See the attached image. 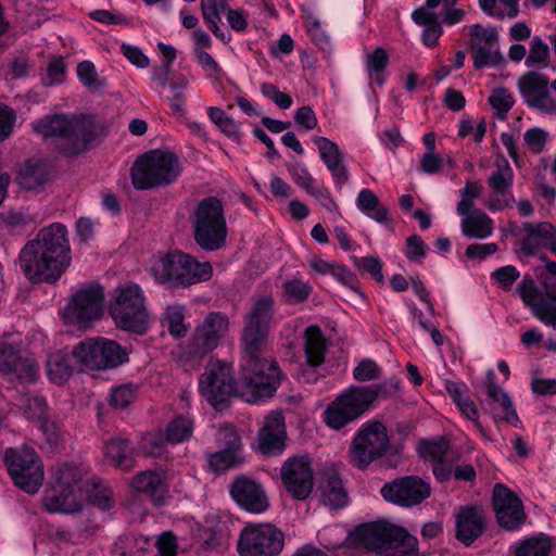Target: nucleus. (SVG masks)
Wrapping results in <instances>:
<instances>
[{
    "instance_id": "obj_35",
    "label": "nucleus",
    "mask_w": 556,
    "mask_h": 556,
    "mask_svg": "<svg viewBox=\"0 0 556 556\" xmlns=\"http://www.w3.org/2000/svg\"><path fill=\"white\" fill-rule=\"evenodd\" d=\"M52 489L56 491H76L81 473L78 468L67 464L56 465L51 469Z\"/></svg>"
},
{
    "instance_id": "obj_49",
    "label": "nucleus",
    "mask_w": 556,
    "mask_h": 556,
    "mask_svg": "<svg viewBox=\"0 0 556 556\" xmlns=\"http://www.w3.org/2000/svg\"><path fill=\"white\" fill-rule=\"evenodd\" d=\"M549 58L548 46L538 36H534L531 40V47L529 54L526 59L528 67L531 66H546Z\"/></svg>"
},
{
    "instance_id": "obj_31",
    "label": "nucleus",
    "mask_w": 556,
    "mask_h": 556,
    "mask_svg": "<svg viewBox=\"0 0 556 556\" xmlns=\"http://www.w3.org/2000/svg\"><path fill=\"white\" fill-rule=\"evenodd\" d=\"M320 502L330 508H341L348 503V493L337 472L325 471L319 484Z\"/></svg>"
},
{
    "instance_id": "obj_14",
    "label": "nucleus",
    "mask_w": 556,
    "mask_h": 556,
    "mask_svg": "<svg viewBox=\"0 0 556 556\" xmlns=\"http://www.w3.org/2000/svg\"><path fill=\"white\" fill-rule=\"evenodd\" d=\"M104 292L99 285H89L80 288L64 308V318L67 323L79 328H89L103 314Z\"/></svg>"
},
{
    "instance_id": "obj_38",
    "label": "nucleus",
    "mask_w": 556,
    "mask_h": 556,
    "mask_svg": "<svg viewBox=\"0 0 556 556\" xmlns=\"http://www.w3.org/2000/svg\"><path fill=\"white\" fill-rule=\"evenodd\" d=\"M389 63V55L387 51L378 47L371 53H366L365 55V66L366 72L370 81L377 84L378 86H382L386 81L384 71Z\"/></svg>"
},
{
    "instance_id": "obj_25",
    "label": "nucleus",
    "mask_w": 556,
    "mask_h": 556,
    "mask_svg": "<svg viewBox=\"0 0 556 556\" xmlns=\"http://www.w3.org/2000/svg\"><path fill=\"white\" fill-rule=\"evenodd\" d=\"M230 494L236 503L247 511L260 514L268 506V498L263 486L244 476L238 477L230 485Z\"/></svg>"
},
{
    "instance_id": "obj_28",
    "label": "nucleus",
    "mask_w": 556,
    "mask_h": 556,
    "mask_svg": "<svg viewBox=\"0 0 556 556\" xmlns=\"http://www.w3.org/2000/svg\"><path fill=\"white\" fill-rule=\"evenodd\" d=\"M286 427L283 416L273 412L265 417L258 431V450L265 455H277L285 450Z\"/></svg>"
},
{
    "instance_id": "obj_17",
    "label": "nucleus",
    "mask_w": 556,
    "mask_h": 556,
    "mask_svg": "<svg viewBox=\"0 0 556 556\" xmlns=\"http://www.w3.org/2000/svg\"><path fill=\"white\" fill-rule=\"evenodd\" d=\"M470 37L469 46L472 49L473 67L477 70L486 66H496L502 60L496 27H483L481 24L465 26Z\"/></svg>"
},
{
    "instance_id": "obj_30",
    "label": "nucleus",
    "mask_w": 556,
    "mask_h": 556,
    "mask_svg": "<svg viewBox=\"0 0 556 556\" xmlns=\"http://www.w3.org/2000/svg\"><path fill=\"white\" fill-rule=\"evenodd\" d=\"M459 216H462V233L468 239L484 240L489 238L494 231L493 219L481 210L460 214Z\"/></svg>"
},
{
    "instance_id": "obj_10",
    "label": "nucleus",
    "mask_w": 556,
    "mask_h": 556,
    "mask_svg": "<svg viewBox=\"0 0 556 556\" xmlns=\"http://www.w3.org/2000/svg\"><path fill=\"white\" fill-rule=\"evenodd\" d=\"M3 459L14 484L28 494L37 493L43 481V467L37 453L27 446L9 447Z\"/></svg>"
},
{
    "instance_id": "obj_52",
    "label": "nucleus",
    "mask_w": 556,
    "mask_h": 556,
    "mask_svg": "<svg viewBox=\"0 0 556 556\" xmlns=\"http://www.w3.org/2000/svg\"><path fill=\"white\" fill-rule=\"evenodd\" d=\"M225 9V4H218L216 0H202L201 10L204 21L210 26L212 33L219 30V24L222 23L219 10Z\"/></svg>"
},
{
    "instance_id": "obj_37",
    "label": "nucleus",
    "mask_w": 556,
    "mask_h": 556,
    "mask_svg": "<svg viewBox=\"0 0 556 556\" xmlns=\"http://www.w3.org/2000/svg\"><path fill=\"white\" fill-rule=\"evenodd\" d=\"M73 367L66 354L56 351L48 355L47 374L52 382L62 384L71 377Z\"/></svg>"
},
{
    "instance_id": "obj_20",
    "label": "nucleus",
    "mask_w": 556,
    "mask_h": 556,
    "mask_svg": "<svg viewBox=\"0 0 556 556\" xmlns=\"http://www.w3.org/2000/svg\"><path fill=\"white\" fill-rule=\"evenodd\" d=\"M513 182L514 172L509 162L504 155H497L495 159V170L488 178V186L495 195L485 203V206L491 212L503 211L516 202L511 193Z\"/></svg>"
},
{
    "instance_id": "obj_23",
    "label": "nucleus",
    "mask_w": 556,
    "mask_h": 556,
    "mask_svg": "<svg viewBox=\"0 0 556 556\" xmlns=\"http://www.w3.org/2000/svg\"><path fill=\"white\" fill-rule=\"evenodd\" d=\"M493 507L497 522L506 530L518 529L526 519L521 500L501 483H497L493 490Z\"/></svg>"
},
{
    "instance_id": "obj_41",
    "label": "nucleus",
    "mask_w": 556,
    "mask_h": 556,
    "mask_svg": "<svg viewBox=\"0 0 556 556\" xmlns=\"http://www.w3.org/2000/svg\"><path fill=\"white\" fill-rule=\"evenodd\" d=\"M185 261L188 287L201 281L208 280L213 275V267L208 262H199L193 256L186 254L182 257Z\"/></svg>"
},
{
    "instance_id": "obj_33",
    "label": "nucleus",
    "mask_w": 556,
    "mask_h": 556,
    "mask_svg": "<svg viewBox=\"0 0 556 556\" xmlns=\"http://www.w3.org/2000/svg\"><path fill=\"white\" fill-rule=\"evenodd\" d=\"M43 506L49 513L72 514L81 509L80 500L74 491L51 489L43 497Z\"/></svg>"
},
{
    "instance_id": "obj_44",
    "label": "nucleus",
    "mask_w": 556,
    "mask_h": 556,
    "mask_svg": "<svg viewBox=\"0 0 556 556\" xmlns=\"http://www.w3.org/2000/svg\"><path fill=\"white\" fill-rule=\"evenodd\" d=\"M483 186L479 181L466 182L459 190L460 200L457 202L456 212L458 215L476 211L475 200L483 193Z\"/></svg>"
},
{
    "instance_id": "obj_15",
    "label": "nucleus",
    "mask_w": 556,
    "mask_h": 556,
    "mask_svg": "<svg viewBox=\"0 0 556 556\" xmlns=\"http://www.w3.org/2000/svg\"><path fill=\"white\" fill-rule=\"evenodd\" d=\"M543 288L544 293H541L533 280H523L517 286V292L533 317L556 331V280L545 279Z\"/></svg>"
},
{
    "instance_id": "obj_2",
    "label": "nucleus",
    "mask_w": 556,
    "mask_h": 556,
    "mask_svg": "<svg viewBox=\"0 0 556 556\" xmlns=\"http://www.w3.org/2000/svg\"><path fill=\"white\" fill-rule=\"evenodd\" d=\"M66 227L53 223L26 242L20 251L17 266L31 283L56 282L71 264Z\"/></svg>"
},
{
    "instance_id": "obj_64",
    "label": "nucleus",
    "mask_w": 556,
    "mask_h": 556,
    "mask_svg": "<svg viewBox=\"0 0 556 556\" xmlns=\"http://www.w3.org/2000/svg\"><path fill=\"white\" fill-rule=\"evenodd\" d=\"M218 440L223 444L224 450H231V452L240 454L241 442L236 429L232 426H224L218 431Z\"/></svg>"
},
{
    "instance_id": "obj_29",
    "label": "nucleus",
    "mask_w": 556,
    "mask_h": 556,
    "mask_svg": "<svg viewBox=\"0 0 556 556\" xmlns=\"http://www.w3.org/2000/svg\"><path fill=\"white\" fill-rule=\"evenodd\" d=\"M134 489L148 495L154 505H162L168 494V488L162 473L146 470L137 473L131 482Z\"/></svg>"
},
{
    "instance_id": "obj_50",
    "label": "nucleus",
    "mask_w": 556,
    "mask_h": 556,
    "mask_svg": "<svg viewBox=\"0 0 556 556\" xmlns=\"http://www.w3.org/2000/svg\"><path fill=\"white\" fill-rule=\"evenodd\" d=\"M210 119L228 137L237 136L239 127L222 109L211 106L207 109Z\"/></svg>"
},
{
    "instance_id": "obj_62",
    "label": "nucleus",
    "mask_w": 556,
    "mask_h": 556,
    "mask_svg": "<svg viewBox=\"0 0 556 556\" xmlns=\"http://www.w3.org/2000/svg\"><path fill=\"white\" fill-rule=\"evenodd\" d=\"M289 172L295 185L306 192L316 185L315 178L304 164H295L289 168Z\"/></svg>"
},
{
    "instance_id": "obj_7",
    "label": "nucleus",
    "mask_w": 556,
    "mask_h": 556,
    "mask_svg": "<svg viewBox=\"0 0 556 556\" xmlns=\"http://www.w3.org/2000/svg\"><path fill=\"white\" fill-rule=\"evenodd\" d=\"M130 175L137 190H149L173 184L180 175V165L174 153L153 150L136 160Z\"/></svg>"
},
{
    "instance_id": "obj_45",
    "label": "nucleus",
    "mask_w": 556,
    "mask_h": 556,
    "mask_svg": "<svg viewBox=\"0 0 556 556\" xmlns=\"http://www.w3.org/2000/svg\"><path fill=\"white\" fill-rule=\"evenodd\" d=\"M138 391V386L128 382L121 386H117L112 389L110 394V403L113 407L117 409H124L129 404L132 403V401L136 397Z\"/></svg>"
},
{
    "instance_id": "obj_54",
    "label": "nucleus",
    "mask_w": 556,
    "mask_h": 556,
    "mask_svg": "<svg viewBox=\"0 0 556 556\" xmlns=\"http://www.w3.org/2000/svg\"><path fill=\"white\" fill-rule=\"evenodd\" d=\"M325 166L331 174L336 189L341 190L350 178L349 169L344 162V156L325 163Z\"/></svg>"
},
{
    "instance_id": "obj_22",
    "label": "nucleus",
    "mask_w": 556,
    "mask_h": 556,
    "mask_svg": "<svg viewBox=\"0 0 556 556\" xmlns=\"http://www.w3.org/2000/svg\"><path fill=\"white\" fill-rule=\"evenodd\" d=\"M382 497L401 506H413L430 495V485L418 477L409 476L386 483L381 488Z\"/></svg>"
},
{
    "instance_id": "obj_1",
    "label": "nucleus",
    "mask_w": 556,
    "mask_h": 556,
    "mask_svg": "<svg viewBox=\"0 0 556 556\" xmlns=\"http://www.w3.org/2000/svg\"><path fill=\"white\" fill-rule=\"evenodd\" d=\"M276 314L271 295H260L251 300L243 317L241 342L243 345L242 396L248 403H257L270 397L280 384V370L274 359L262 358L260 353L266 345L270 325Z\"/></svg>"
},
{
    "instance_id": "obj_63",
    "label": "nucleus",
    "mask_w": 556,
    "mask_h": 556,
    "mask_svg": "<svg viewBox=\"0 0 556 556\" xmlns=\"http://www.w3.org/2000/svg\"><path fill=\"white\" fill-rule=\"evenodd\" d=\"M0 217L9 227H24L35 223V218L26 210L7 211L1 213Z\"/></svg>"
},
{
    "instance_id": "obj_34",
    "label": "nucleus",
    "mask_w": 556,
    "mask_h": 556,
    "mask_svg": "<svg viewBox=\"0 0 556 556\" xmlns=\"http://www.w3.org/2000/svg\"><path fill=\"white\" fill-rule=\"evenodd\" d=\"M523 229L528 235L522 243V251L527 255H533L538 248L544 247L549 237L555 232V228L549 223H525Z\"/></svg>"
},
{
    "instance_id": "obj_13",
    "label": "nucleus",
    "mask_w": 556,
    "mask_h": 556,
    "mask_svg": "<svg viewBox=\"0 0 556 556\" xmlns=\"http://www.w3.org/2000/svg\"><path fill=\"white\" fill-rule=\"evenodd\" d=\"M285 545V535L268 523L250 525L240 532L237 551L240 556H278Z\"/></svg>"
},
{
    "instance_id": "obj_48",
    "label": "nucleus",
    "mask_w": 556,
    "mask_h": 556,
    "mask_svg": "<svg viewBox=\"0 0 556 556\" xmlns=\"http://www.w3.org/2000/svg\"><path fill=\"white\" fill-rule=\"evenodd\" d=\"M240 454L231 450H220L210 455L208 465L216 472H224L239 463Z\"/></svg>"
},
{
    "instance_id": "obj_60",
    "label": "nucleus",
    "mask_w": 556,
    "mask_h": 556,
    "mask_svg": "<svg viewBox=\"0 0 556 556\" xmlns=\"http://www.w3.org/2000/svg\"><path fill=\"white\" fill-rule=\"evenodd\" d=\"M166 443L165 434L150 433L147 434L140 444V448L150 456H161L165 452Z\"/></svg>"
},
{
    "instance_id": "obj_42",
    "label": "nucleus",
    "mask_w": 556,
    "mask_h": 556,
    "mask_svg": "<svg viewBox=\"0 0 556 556\" xmlns=\"http://www.w3.org/2000/svg\"><path fill=\"white\" fill-rule=\"evenodd\" d=\"M164 320L168 332L176 339L184 338L188 328L185 325V307L182 305H169L165 308Z\"/></svg>"
},
{
    "instance_id": "obj_47",
    "label": "nucleus",
    "mask_w": 556,
    "mask_h": 556,
    "mask_svg": "<svg viewBox=\"0 0 556 556\" xmlns=\"http://www.w3.org/2000/svg\"><path fill=\"white\" fill-rule=\"evenodd\" d=\"M489 103L495 111V115L503 119L506 114L511 110L515 100L513 94L505 88H497L493 90L489 97Z\"/></svg>"
},
{
    "instance_id": "obj_24",
    "label": "nucleus",
    "mask_w": 556,
    "mask_h": 556,
    "mask_svg": "<svg viewBox=\"0 0 556 556\" xmlns=\"http://www.w3.org/2000/svg\"><path fill=\"white\" fill-rule=\"evenodd\" d=\"M455 538L465 546H470L486 528V517L478 506H462L454 514Z\"/></svg>"
},
{
    "instance_id": "obj_5",
    "label": "nucleus",
    "mask_w": 556,
    "mask_h": 556,
    "mask_svg": "<svg viewBox=\"0 0 556 556\" xmlns=\"http://www.w3.org/2000/svg\"><path fill=\"white\" fill-rule=\"evenodd\" d=\"M387 383L376 386H351L332 401L324 412L328 427L340 430L359 418L370 405L384 394Z\"/></svg>"
},
{
    "instance_id": "obj_59",
    "label": "nucleus",
    "mask_w": 556,
    "mask_h": 556,
    "mask_svg": "<svg viewBox=\"0 0 556 556\" xmlns=\"http://www.w3.org/2000/svg\"><path fill=\"white\" fill-rule=\"evenodd\" d=\"M380 376V369L372 359L365 358L353 369V378L361 382L371 381Z\"/></svg>"
},
{
    "instance_id": "obj_9",
    "label": "nucleus",
    "mask_w": 556,
    "mask_h": 556,
    "mask_svg": "<svg viewBox=\"0 0 556 556\" xmlns=\"http://www.w3.org/2000/svg\"><path fill=\"white\" fill-rule=\"evenodd\" d=\"M201 395L215 408H225L230 399L238 394L245 402L242 392L245 391L242 381L236 386L232 367L223 361H211L199 379Z\"/></svg>"
},
{
    "instance_id": "obj_18",
    "label": "nucleus",
    "mask_w": 556,
    "mask_h": 556,
    "mask_svg": "<svg viewBox=\"0 0 556 556\" xmlns=\"http://www.w3.org/2000/svg\"><path fill=\"white\" fill-rule=\"evenodd\" d=\"M282 484L295 500L308 497L314 486V470L307 455L289 457L280 468Z\"/></svg>"
},
{
    "instance_id": "obj_3",
    "label": "nucleus",
    "mask_w": 556,
    "mask_h": 556,
    "mask_svg": "<svg viewBox=\"0 0 556 556\" xmlns=\"http://www.w3.org/2000/svg\"><path fill=\"white\" fill-rule=\"evenodd\" d=\"M34 130L56 151L70 157L88 151L97 137V126L86 115H48L34 124Z\"/></svg>"
},
{
    "instance_id": "obj_6",
    "label": "nucleus",
    "mask_w": 556,
    "mask_h": 556,
    "mask_svg": "<svg viewBox=\"0 0 556 556\" xmlns=\"http://www.w3.org/2000/svg\"><path fill=\"white\" fill-rule=\"evenodd\" d=\"M109 313L117 328L142 336L149 328L146 296L137 283H127L115 289Z\"/></svg>"
},
{
    "instance_id": "obj_36",
    "label": "nucleus",
    "mask_w": 556,
    "mask_h": 556,
    "mask_svg": "<svg viewBox=\"0 0 556 556\" xmlns=\"http://www.w3.org/2000/svg\"><path fill=\"white\" fill-rule=\"evenodd\" d=\"M104 454L116 467L123 470H129L134 466L131 448L126 440L121 438L111 439L105 444Z\"/></svg>"
},
{
    "instance_id": "obj_40",
    "label": "nucleus",
    "mask_w": 556,
    "mask_h": 556,
    "mask_svg": "<svg viewBox=\"0 0 556 556\" xmlns=\"http://www.w3.org/2000/svg\"><path fill=\"white\" fill-rule=\"evenodd\" d=\"M15 405L24 412L27 418H36L39 420L46 418L47 403L46 400L40 395L21 393L15 399Z\"/></svg>"
},
{
    "instance_id": "obj_61",
    "label": "nucleus",
    "mask_w": 556,
    "mask_h": 556,
    "mask_svg": "<svg viewBox=\"0 0 556 556\" xmlns=\"http://www.w3.org/2000/svg\"><path fill=\"white\" fill-rule=\"evenodd\" d=\"M262 94L271 100L279 109L287 110L292 105V99L287 93L281 92L275 85L264 83L261 86Z\"/></svg>"
},
{
    "instance_id": "obj_55",
    "label": "nucleus",
    "mask_w": 556,
    "mask_h": 556,
    "mask_svg": "<svg viewBox=\"0 0 556 556\" xmlns=\"http://www.w3.org/2000/svg\"><path fill=\"white\" fill-rule=\"evenodd\" d=\"M485 391L486 395L494 402H497L501 407H507L510 405L511 399L495 383V374L492 369L486 372Z\"/></svg>"
},
{
    "instance_id": "obj_27",
    "label": "nucleus",
    "mask_w": 556,
    "mask_h": 556,
    "mask_svg": "<svg viewBox=\"0 0 556 556\" xmlns=\"http://www.w3.org/2000/svg\"><path fill=\"white\" fill-rule=\"evenodd\" d=\"M185 253L179 251L168 252L160 257L151 266V274L160 283H167L172 287H188L187 275H185Z\"/></svg>"
},
{
    "instance_id": "obj_21",
    "label": "nucleus",
    "mask_w": 556,
    "mask_h": 556,
    "mask_svg": "<svg viewBox=\"0 0 556 556\" xmlns=\"http://www.w3.org/2000/svg\"><path fill=\"white\" fill-rule=\"evenodd\" d=\"M327 340L317 326H309L304 333L305 362L300 365L298 378L305 383H315L320 374L318 367L325 361Z\"/></svg>"
},
{
    "instance_id": "obj_4",
    "label": "nucleus",
    "mask_w": 556,
    "mask_h": 556,
    "mask_svg": "<svg viewBox=\"0 0 556 556\" xmlns=\"http://www.w3.org/2000/svg\"><path fill=\"white\" fill-rule=\"evenodd\" d=\"M229 318L211 312L194 326L189 339L176 349V359L185 366L197 367L215 351L229 332Z\"/></svg>"
},
{
    "instance_id": "obj_43",
    "label": "nucleus",
    "mask_w": 556,
    "mask_h": 556,
    "mask_svg": "<svg viewBox=\"0 0 556 556\" xmlns=\"http://www.w3.org/2000/svg\"><path fill=\"white\" fill-rule=\"evenodd\" d=\"M418 454L432 462L442 460L450 457V445L445 439L422 440L418 444Z\"/></svg>"
},
{
    "instance_id": "obj_19",
    "label": "nucleus",
    "mask_w": 556,
    "mask_h": 556,
    "mask_svg": "<svg viewBox=\"0 0 556 556\" xmlns=\"http://www.w3.org/2000/svg\"><path fill=\"white\" fill-rule=\"evenodd\" d=\"M518 89L529 108L543 114L556 115V100L546 75L533 71L528 72L518 79Z\"/></svg>"
},
{
    "instance_id": "obj_57",
    "label": "nucleus",
    "mask_w": 556,
    "mask_h": 556,
    "mask_svg": "<svg viewBox=\"0 0 556 556\" xmlns=\"http://www.w3.org/2000/svg\"><path fill=\"white\" fill-rule=\"evenodd\" d=\"M77 76L79 81L87 88L99 89L102 85L98 81L97 71L92 62L83 61L77 65Z\"/></svg>"
},
{
    "instance_id": "obj_39",
    "label": "nucleus",
    "mask_w": 556,
    "mask_h": 556,
    "mask_svg": "<svg viewBox=\"0 0 556 556\" xmlns=\"http://www.w3.org/2000/svg\"><path fill=\"white\" fill-rule=\"evenodd\" d=\"M192 419L189 416L180 415L167 425L165 440L170 444L182 443L192 435Z\"/></svg>"
},
{
    "instance_id": "obj_51",
    "label": "nucleus",
    "mask_w": 556,
    "mask_h": 556,
    "mask_svg": "<svg viewBox=\"0 0 556 556\" xmlns=\"http://www.w3.org/2000/svg\"><path fill=\"white\" fill-rule=\"evenodd\" d=\"M66 66L62 58H53L47 65L41 83L46 87L61 84L65 79Z\"/></svg>"
},
{
    "instance_id": "obj_8",
    "label": "nucleus",
    "mask_w": 556,
    "mask_h": 556,
    "mask_svg": "<svg viewBox=\"0 0 556 556\" xmlns=\"http://www.w3.org/2000/svg\"><path fill=\"white\" fill-rule=\"evenodd\" d=\"M192 228L194 241L201 249H222L228 235L222 201L215 197L200 201L192 216Z\"/></svg>"
},
{
    "instance_id": "obj_58",
    "label": "nucleus",
    "mask_w": 556,
    "mask_h": 556,
    "mask_svg": "<svg viewBox=\"0 0 556 556\" xmlns=\"http://www.w3.org/2000/svg\"><path fill=\"white\" fill-rule=\"evenodd\" d=\"M548 134L542 128L533 127L523 135V141L533 153H541L546 144Z\"/></svg>"
},
{
    "instance_id": "obj_46",
    "label": "nucleus",
    "mask_w": 556,
    "mask_h": 556,
    "mask_svg": "<svg viewBox=\"0 0 556 556\" xmlns=\"http://www.w3.org/2000/svg\"><path fill=\"white\" fill-rule=\"evenodd\" d=\"M552 548L547 538H530L516 549V556H548Z\"/></svg>"
},
{
    "instance_id": "obj_11",
    "label": "nucleus",
    "mask_w": 556,
    "mask_h": 556,
    "mask_svg": "<svg viewBox=\"0 0 556 556\" xmlns=\"http://www.w3.org/2000/svg\"><path fill=\"white\" fill-rule=\"evenodd\" d=\"M390 446L386 427L380 421L365 422L350 446V463L358 469H365L374 460L382 457Z\"/></svg>"
},
{
    "instance_id": "obj_26",
    "label": "nucleus",
    "mask_w": 556,
    "mask_h": 556,
    "mask_svg": "<svg viewBox=\"0 0 556 556\" xmlns=\"http://www.w3.org/2000/svg\"><path fill=\"white\" fill-rule=\"evenodd\" d=\"M0 372L9 380L33 382L38 370L28 357H22L18 350L7 342H0Z\"/></svg>"
},
{
    "instance_id": "obj_12",
    "label": "nucleus",
    "mask_w": 556,
    "mask_h": 556,
    "mask_svg": "<svg viewBox=\"0 0 556 556\" xmlns=\"http://www.w3.org/2000/svg\"><path fill=\"white\" fill-rule=\"evenodd\" d=\"M81 367L89 370L115 368L127 362V353L116 342L104 338L86 339L72 351Z\"/></svg>"
},
{
    "instance_id": "obj_53",
    "label": "nucleus",
    "mask_w": 556,
    "mask_h": 556,
    "mask_svg": "<svg viewBox=\"0 0 556 556\" xmlns=\"http://www.w3.org/2000/svg\"><path fill=\"white\" fill-rule=\"evenodd\" d=\"M313 142L316 144L324 164L344 156L339 146L327 137H314Z\"/></svg>"
},
{
    "instance_id": "obj_56",
    "label": "nucleus",
    "mask_w": 556,
    "mask_h": 556,
    "mask_svg": "<svg viewBox=\"0 0 556 556\" xmlns=\"http://www.w3.org/2000/svg\"><path fill=\"white\" fill-rule=\"evenodd\" d=\"M312 288L299 279H292L283 285V293L291 302H303L307 299Z\"/></svg>"
},
{
    "instance_id": "obj_16",
    "label": "nucleus",
    "mask_w": 556,
    "mask_h": 556,
    "mask_svg": "<svg viewBox=\"0 0 556 556\" xmlns=\"http://www.w3.org/2000/svg\"><path fill=\"white\" fill-rule=\"evenodd\" d=\"M406 533L402 527L378 521L357 526L353 539L359 545L378 552V555L391 556Z\"/></svg>"
},
{
    "instance_id": "obj_32",
    "label": "nucleus",
    "mask_w": 556,
    "mask_h": 556,
    "mask_svg": "<svg viewBox=\"0 0 556 556\" xmlns=\"http://www.w3.org/2000/svg\"><path fill=\"white\" fill-rule=\"evenodd\" d=\"M50 179V166L40 160H29L20 170L18 185L25 190H37Z\"/></svg>"
}]
</instances>
